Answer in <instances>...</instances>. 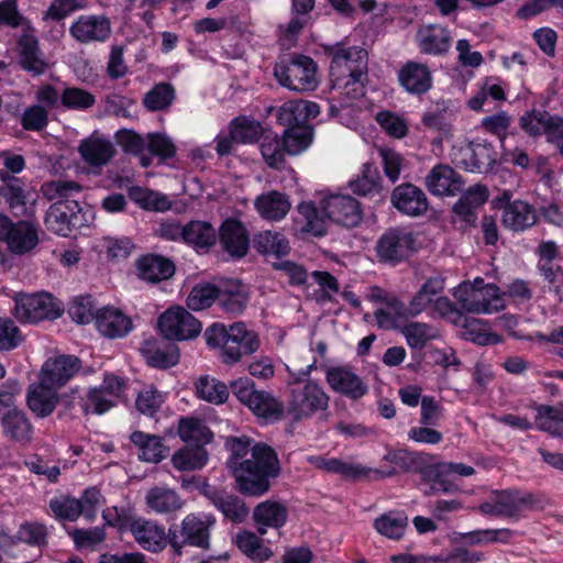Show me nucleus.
Wrapping results in <instances>:
<instances>
[{
    "label": "nucleus",
    "instance_id": "1",
    "mask_svg": "<svg viewBox=\"0 0 563 563\" xmlns=\"http://www.w3.org/2000/svg\"><path fill=\"white\" fill-rule=\"evenodd\" d=\"M203 335L207 345L218 350L220 361L228 366L238 364L244 356L257 352L261 346L258 334L247 329L242 321L229 327L213 323L206 329Z\"/></svg>",
    "mask_w": 563,
    "mask_h": 563
},
{
    "label": "nucleus",
    "instance_id": "2",
    "mask_svg": "<svg viewBox=\"0 0 563 563\" xmlns=\"http://www.w3.org/2000/svg\"><path fill=\"white\" fill-rule=\"evenodd\" d=\"M330 396L323 386L311 378L290 374L286 384L284 400L285 418L300 422L328 410Z\"/></svg>",
    "mask_w": 563,
    "mask_h": 563
},
{
    "label": "nucleus",
    "instance_id": "3",
    "mask_svg": "<svg viewBox=\"0 0 563 563\" xmlns=\"http://www.w3.org/2000/svg\"><path fill=\"white\" fill-rule=\"evenodd\" d=\"M249 462L244 463V470L239 473V490L249 496L258 497L268 492L269 478L277 477L280 473V464L275 450L264 442L254 444Z\"/></svg>",
    "mask_w": 563,
    "mask_h": 563
},
{
    "label": "nucleus",
    "instance_id": "4",
    "mask_svg": "<svg viewBox=\"0 0 563 563\" xmlns=\"http://www.w3.org/2000/svg\"><path fill=\"white\" fill-rule=\"evenodd\" d=\"M453 296L464 311L474 314H492L506 307L501 289L486 284L482 277L462 282L454 288Z\"/></svg>",
    "mask_w": 563,
    "mask_h": 563
},
{
    "label": "nucleus",
    "instance_id": "5",
    "mask_svg": "<svg viewBox=\"0 0 563 563\" xmlns=\"http://www.w3.org/2000/svg\"><path fill=\"white\" fill-rule=\"evenodd\" d=\"M102 511L103 519L111 526L128 525L137 544L146 551L157 553L169 544V533L166 534L163 526L145 518H128L124 510L117 507Z\"/></svg>",
    "mask_w": 563,
    "mask_h": 563
},
{
    "label": "nucleus",
    "instance_id": "6",
    "mask_svg": "<svg viewBox=\"0 0 563 563\" xmlns=\"http://www.w3.org/2000/svg\"><path fill=\"white\" fill-rule=\"evenodd\" d=\"M274 76L283 87L297 92L313 91L319 84L317 64L311 57L299 54L276 63Z\"/></svg>",
    "mask_w": 563,
    "mask_h": 563
},
{
    "label": "nucleus",
    "instance_id": "7",
    "mask_svg": "<svg viewBox=\"0 0 563 563\" xmlns=\"http://www.w3.org/2000/svg\"><path fill=\"white\" fill-rule=\"evenodd\" d=\"M233 395L258 418L277 421L285 417L284 402L266 390H258L246 377L230 384Z\"/></svg>",
    "mask_w": 563,
    "mask_h": 563
},
{
    "label": "nucleus",
    "instance_id": "8",
    "mask_svg": "<svg viewBox=\"0 0 563 563\" xmlns=\"http://www.w3.org/2000/svg\"><path fill=\"white\" fill-rule=\"evenodd\" d=\"M325 53L332 57L330 64L331 81L341 87V81L350 77H365L367 70L366 51L341 43L329 45Z\"/></svg>",
    "mask_w": 563,
    "mask_h": 563
},
{
    "label": "nucleus",
    "instance_id": "9",
    "mask_svg": "<svg viewBox=\"0 0 563 563\" xmlns=\"http://www.w3.org/2000/svg\"><path fill=\"white\" fill-rule=\"evenodd\" d=\"M214 523V517L209 514L187 515L181 521L179 533L169 530V545L174 553L180 555L186 544L208 549L210 545V530Z\"/></svg>",
    "mask_w": 563,
    "mask_h": 563
},
{
    "label": "nucleus",
    "instance_id": "10",
    "mask_svg": "<svg viewBox=\"0 0 563 563\" xmlns=\"http://www.w3.org/2000/svg\"><path fill=\"white\" fill-rule=\"evenodd\" d=\"M158 329L168 340L185 341L198 336L202 325L185 308L176 306L161 314Z\"/></svg>",
    "mask_w": 563,
    "mask_h": 563
},
{
    "label": "nucleus",
    "instance_id": "11",
    "mask_svg": "<svg viewBox=\"0 0 563 563\" xmlns=\"http://www.w3.org/2000/svg\"><path fill=\"white\" fill-rule=\"evenodd\" d=\"M14 317L20 322H38L59 316V309L47 292L19 294L14 297Z\"/></svg>",
    "mask_w": 563,
    "mask_h": 563
},
{
    "label": "nucleus",
    "instance_id": "12",
    "mask_svg": "<svg viewBox=\"0 0 563 563\" xmlns=\"http://www.w3.org/2000/svg\"><path fill=\"white\" fill-rule=\"evenodd\" d=\"M319 209L325 219L346 228L356 227L363 217L358 201L349 195L327 196Z\"/></svg>",
    "mask_w": 563,
    "mask_h": 563
},
{
    "label": "nucleus",
    "instance_id": "13",
    "mask_svg": "<svg viewBox=\"0 0 563 563\" xmlns=\"http://www.w3.org/2000/svg\"><path fill=\"white\" fill-rule=\"evenodd\" d=\"M325 382L336 394L358 400L368 393V385L351 366H330L324 373Z\"/></svg>",
    "mask_w": 563,
    "mask_h": 563
},
{
    "label": "nucleus",
    "instance_id": "14",
    "mask_svg": "<svg viewBox=\"0 0 563 563\" xmlns=\"http://www.w3.org/2000/svg\"><path fill=\"white\" fill-rule=\"evenodd\" d=\"M111 31L110 19L104 14H81L69 26L70 36L80 44L104 43Z\"/></svg>",
    "mask_w": 563,
    "mask_h": 563
},
{
    "label": "nucleus",
    "instance_id": "15",
    "mask_svg": "<svg viewBox=\"0 0 563 563\" xmlns=\"http://www.w3.org/2000/svg\"><path fill=\"white\" fill-rule=\"evenodd\" d=\"M412 233L399 228L389 229L377 241L376 252L384 262L393 264L406 260L413 251Z\"/></svg>",
    "mask_w": 563,
    "mask_h": 563
},
{
    "label": "nucleus",
    "instance_id": "16",
    "mask_svg": "<svg viewBox=\"0 0 563 563\" xmlns=\"http://www.w3.org/2000/svg\"><path fill=\"white\" fill-rule=\"evenodd\" d=\"M19 63L22 68L35 76L42 75L47 68L43 58L35 27L31 24L21 30L16 42Z\"/></svg>",
    "mask_w": 563,
    "mask_h": 563
},
{
    "label": "nucleus",
    "instance_id": "17",
    "mask_svg": "<svg viewBox=\"0 0 563 563\" xmlns=\"http://www.w3.org/2000/svg\"><path fill=\"white\" fill-rule=\"evenodd\" d=\"M81 362L75 355L48 358L42 366L40 379L53 388H60L80 369Z\"/></svg>",
    "mask_w": 563,
    "mask_h": 563
},
{
    "label": "nucleus",
    "instance_id": "18",
    "mask_svg": "<svg viewBox=\"0 0 563 563\" xmlns=\"http://www.w3.org/2000/svg\"><path fill=\"white\" fill-rule=\"evenodd\" d=\"M390 201L399 212L409 217H420L427 212L429 207L423 190L409 183L395 187Z\"/></svg>",
    "mask_w": 563,
    "mask_h": 563
},
{
    "label": "nucleus",
    "instance_id": "19",
    "mask_svg": "<svg viewBox=\"0 0 563 563\" xmlns=\"http://www.w3.org/2000/svg\"><path fill=\"white\" fill-rule=\"evenodd\" d=\"M509 191H504L500 201H506L503 209V223L512 231H523L537 222L536 210L526 201H510Z\"/></svg>",
    "mask_w": 563,
    "mask_h": 563
},
{
    "label": "nucleus",
    "instance_id": "20",
    "mask_svg": "<svg viewBox=\"0 0 563 563\" xmlns=\"http://www.w3.org/2000/svg\"><path fill=\"white\" fill-rule=\"evenodd\" d=\"M424 185L434 196H455L461 191V176L449 165H435L426 176Z\"/></svg>",
    "mask_w": 563,
    "mask_h": 563
},
{
    "label": "nucleus",
    "instance_id": "21",
    "mask_svg": "<svg viewBox=\"0 0 563 563\" xmlns=\"http://www.w3.org/2000/svg\"><path fill=\"white\" fill-rule=\"evenodd\" d=\"M203 495L225 518L233 522H242L249 515V509L243 500L233 494L206 486Z\"/></svg>",
    "mask_w": 563,
    "mask_h": 563
},
{
    "label": "nucleus",
    "instance_id": "22",
    "mask_svg": "<svg viewBox=\"0 0 563 563\" xmlns=\"http://www.w3.org/2000/svg\"><path fill=\"white\" fill-rule=\"evenodd\" d=\"M78 153L87 165L100 168L112 159L115 148L110 140L91 135L80 141Z\"/></svg>",
    "mask_w": 563,
    "mask_h": 563
},
{
    "label": "nucleus",
    "instance_id": "23",
    "mask_svg": "<svg viewBox=\"0 0 563 563\" xmlns=\"http://www.w3.org/2000/svg\"><path fill=\"white\" fill-rule=\"evenodd\" d=\"M400 86L409 93H426L432 86V75L427 65L407 62L398 71Z\"/></svg>",
    "mask_w": 563,
    "mask_h": 563
},
{
    "label": "nucleus",
    "instance_id": "24",
    "mask_svg": "<svg viewBox=\"0 0 563 563\" xmlns=\"http://www.w3.org/2000/svg\"><path fill=\"white\" fill-rule=\"evenodd\" d=\"M98 331L110 339L123 338L133 329L132 320L117 308L107 307L96 314Z\"/></svg>",
    "mask_w": 563,
    "mask_h": 563
},
{
    "label": "nucleus",
    "instance_id": "25",
    "mask_svg": "<svg viewBox=\"0 0 563 563\" xmlns=\"http://www.w3.org/2000/svg\"><path fill=\"white\" fill-rule=\"evenodd\" d=\"M416 38L420 51L429 55L444 54L451 46L449 30L439 24L422 25Z\"/></svg>",
    "mask_w": 563,
    "mask_h": 563
},
{
    "label": "nucleus",
    "instance_id": "26",
    "mask_svg": "<svg viewBox=\"0 0 563 563\" xmlns=\"http://www.w3.org/2000/svg\"><path fill=\"white\" fill-rule=\"evenodd\" d=\"M223 249L234 257H243L249 251L250 240L244 225L236 220H225L220 229Z\"/></svg>",
    "mask_w": 563,
    "mask_h": 563
},
{
    "label": "nucleus",
    "instance_id": "27",
    "mask_svg": "<svg viewBox=\"0 0 563 563\" xmlns=\"http://www.w3.org/2000/svg\"><path fill=\"white\" fill-rule=\"evenodd\" d=\"M0 179L3 184L0 186V197L9 206L11 212L21 217L26 212V188L22 179L8 175L7 172H0Z\"/></svg>",
    "mask_w": 563,
    "mask_h": 563
},
{
    "label": "nucleus",
    "instance_id": "28",
    "mask_svg": "<svg viewBox=\"0 0 563 563\" xmlns=\"http://www.w3.org/2000/svg\"><path fill=\"white\" fill-rule=\"evenodd\" d=\"M444 286L445 279L441 276L428 278L406 307L407 316L417 317L432 308L435 297L443 291Z\"/></svg>",
    "mask_w": 563,
    "mask_h": 563
},
{
    "label": "nucleus",
    "instance_id": "29",
    "mask_svg": "<svg viewBox=\"0 0 563 563\" xmlns=\"http://www.w3.org/2000/svg\"><path fill=\"white\" fill-rule=\"evenodd\" d=\"M136 268L139 277L148 283L166 280L175 273V265L172 261L154 254L139 258Z\"/></svg>",
    "mask_w": 563,
    "mask_h": 563
},
{
    "label": "nucleus",
    "instance_id": "30",
    "mask_svg": "<svg viewBox=\"0 0 563 563\" xmlns=\"http://www.w3.org/2000/svg\"><path fill=\"white\" fill-rule=\"evenodd\" d=\"M520 125L530 135H563V118L552 117L545 111L526 113L520 119Z\"/></svg>",
    "mask_w": 563,
    "mask_h": 563
},
{
    "label": "nucleus",
    "instance_id": "31",
    "mask_svg": "<svg viewBox=\"0 0 563 563\" xmlns=\"http://www.w3.org/2000/svg\"><path fill=\"white\" fill-rule=\"evenodd\" d=\"M79 210L77 201L69 205L54 202L45 216V225L47 230L55 234L67 236L75 225L76 212Z\"/></svg>",
    "mask_w": 563,
    "mask_h": 563
},
{
    "label": "nucleus",
    "instance_id": "32",
    "mask_svg": "<svg viewBox=\"0 0 563 563\" xmlns=\"http://www.w3.org/2000/svg\"><path fill=\"white\" fill-rule=\"evenodd\" d=\"M310 465L327 473L340 474L347 478H361L366 476L371 468L361 464L345 462L336 457H325L323 455H310L307 457Z\"/></svg>",
    "mask_w": 563,
    "mask_h": 563
},
{
    "label": "nucleus",
    "instance_id": "33",
    "mask_svg": "<svg viewBox=\"0 0 563 563\" xmlns=\"http://www.w3.org/2000/svg\"><path fill=\"white\" fill-rule=\"evenodd\" d=\"M56 390V388L44 384L40 379L38 384L32 385L29 388L26 398L27 407L38 418L49 416L58 402Z\"/></svg>",
    "mask_w": 563,
    "mask_h": 563
},
{
    "label": "nucleus",
    "instance_id": "34",
    "mask_svg": "<svg viewBox=\"0 0 563 563\" xmlns=\"http://www.w3.org/2000/svg\"><path fill=\"white\" fill-rule=\"evenodd\" d=\"M145 503L152 511L162 515L175 512L184 506L181 497L167 486L150 488L145 495Z\"/></svg>",
    "mask_w": 563,
    "mask_h": 563
},
{
    "label": "nucleus",
    "instance_id": "35",
    "mask_svg": "<svg viewBox=\"0 0 563 563\" xmlns=\"http://www.w3.org/2000/svg\"><path fill=\"white\" fill-rule=\"evenodd\" d=\"M194 389L198 399L217 406L227 402L230 395L228 386L210 375L197 377L194 382Z\"/></svg>",
    "mask_w": 563,
    "mask_h": 563
},
{
    "label": "nucleus",
    "instance_id": "36",
    "mask_svg": "<svg viewBox=\"0 0 563 563\" xmlns=\"http://www.w3.org/2000/svg\"><path fill=\"white\" fill-rule=\"evenodd\" d=\"M131 442L139 448V457L145 462L158 463L167 455V448L157 435L135 431L130 435Z\"/></svg>",
    "mask_w": 563,
    "mask_h": 563
},
{
    "label": "nucleus",
    "instance_id": "37",
    "mask_svg": "<svg viewBox=\"0 0 563 563\" xmlns=\"http://www.w3.org/2000/svg\"><path fill=\"white\" fill-rule=\"evenodd\" d=\"M500 517H515L522 510L537 503L536 497L530 493L518 490H505L495 495Z\"/></svg>",
    "mask_w": 563,
    "mask_h": 563
},
{
    "label": "nucleus",
    "instance_id": "38",
    "mask_svg": "<svg viewBox=\"0 0 563 563\" xmlns=\"http://www.w3.org/2000/svg\"><path fill=\"white\" fill-rule=\"evenodd\" d=\"M255 208L263 218L277 221L288 213L290 202L286 195L273 190L257 197Z\"/></svg>",
    "mask_w": 563,
    "mask_h": 563
},
{
    "label": "nucleus",
    "instance_id": "39",
    "mask_svg": "<svg viewBox=\"0 0 563 563\" xmlns=\"http://www.w3.org/2000/svg\"><path fill=\"white\" fill-rule=\"evenodd\" d=\"M254 249L266 256L280 258L290 251V244L287 238L277 231H263L255 235L253 240Z\"/></svg>",
    "mask_w": 563,
    "mask_h": 563
},
{
    "label": "nucleus",
    "instance_id": "40",
    "mask_svg": "<svg viewBox=\"0 0 563 563\" xmlns=\"http://www.w3.org/2000/svg\"><path fill=\"white\" fill-rule=\"evenodd\" d=\"M249 299L250 296L246 288L235 280L229 282L219 290L218 302L229 313L239 314L243 312Z\"/></svg>",
    "mask_w": 563,
    "mask_h": 563
},
{
    "label": "nucleus",
    "instance_id": "41",
    "mask_svg": "<svg viewBox=\"0 0 563 563\" xmlns=\"http://www.w3.org/2000/svg\"><path fill=\"white\" fill-rule=\"evenodd\" d=\"M41 190L46 199L73 207V201H76L82 186L74 180L56 179L43 184Z\"/></svg>",
    "mask_w": 563,
    "mask_h": 563
},
{
    "label": "nucleus",
    "instance_id": "42",
    "mask_svg": "<svg viewBox=\"0 0 563 563\" xmlns=\"http://www.w3.org/2000/svg\"><path fill=\"white\" fill-rule=\"evenodd\" d=\"M170 462L177 471H197L207 464L208 453L202 445H186L172 455Z\"/></svg>",
    "mask_w": 563,
    "mask_h": 563
},
{
    "label": "nucleus",
    "instance_id": "43",
    "mask_svg": "<svg viewBox=\"0 0 563 563\" xmlns=\"http://www.w3.org/2000/svg\"><path fill=\"white\" fill-rule=\"evenodd\" d=\"M254 519L258 525V532L266 533L265 527L280 528L287 519L286 508L276 501H264L254 509Z\"/></svg>",
    "mask_w": 563,
    "mask_h": 563
},
{
    "label": "nucleus",
    "instance_id": "44",
    "mask_svg": "<svg viewBox=\"0 0 563 563\" xmlns=\"http://www.w3.org/2000/svg\"><path fill=\"white\" fill-rule=\"evenodd\" d=\"M178 434L188 445H202L211 442L213 434L198 418H181L178 423Z\"/></svg>",
    "mask_w": 563,
    "mask_h": 563
},
{
    "label": "nucleus",
    "instance_id": "45",
    "mask_svg": "<svg viewBox=\"0 0 563 563\" xmlns=\"http://www.w3.org/2000/svg\"><path fill=\"white\" fill-rule=\"evenodd\" d=\"M254 444H257V442L245 435L232 437L225 441V445L231 451L228 463L233 472L236 484L239 483V473H242V470H244L243 462H249L247 460L252 454Z\"/></svg>",
    "mask_w": 563,
    "mask_h": 563
},
{
    "label": "nucleus",
    "instance_id": "46",
    "mask_svg": "<svg viewBox=\"0 0 563 563\" xmlns=\"http://www.w3.org/2000/svg\"><path fill=\"white\" fill-rule=\"evenodd\" d=\"M1 424L3 433L12 440L29 442L32 438V426L25 413L20 410H9L2 417Z\"/></svg>",
    "mask_w": 563,
    "mask_h": 563
},
{
    "label": "nucleus",
    "instance_id": "47",
    "mask_svg": "<svg viewBox=\"0 0 563 563\" xmlns=\"http://www.w3.org/2000/svg\"><path fill=\"white\" fill-rule=\"evenodd\" d=\"M37 241L36 229L23 221L14 224L7 239L9 249L15 254H24L31 251L37 244Z\"/></svg>",
    "mask_w": 563,
    "mask_h": 563
},
{
    "label": "nucleus",
    "instance_id": "48",
    "mask_svg": "<svg viewBox=\"0 0 563 563\" xmlns=\"http://www.w3.org/2000/svg\"><path fill=\"white\" fill-rule=\"evenodd\" d=\"M407 525L408 517L400 511H388L374 520L375 530L379 534L393 540L402 538Z\"/></svg>",
    "mask_w": 563,
    "mask_h": 563
},
{
    "label": "nucleus",
    "instance_id": "49",
    "mask_svg": "<svg viewBox=\"0 0 563 563\" xmlns=\"http://www.w3.org/2000/svg\"><path fill=\"white\" fill-rule=\"evenodd\" d=\"M516 532L510 529H479L460 533V540L466 545H485L489 543H508Z\"/></svg>",
    "mask_w": 563,
    "mask_h": 563
},
{
    "label": "nucleus",
    "instance_id": "50",
    "mask_svg": "<svg viewBox=\"0 0 563 563\" xmlns=\"http://www.w3.org/2000/svg\"><path fill=\"white\" fill-rule=\"evenodd\" d=\"M351 190L360 196H372L380 191V176L376 166L364 164L355 179L350 181Z\"/></svg>",
    "mask_w": 563,
    "mask_h": 563
},
{
    "label": "nucleus",
    "instance_id": "51",
    "mask_svg": "<svg viewBox=\"0 0 563 563\" xmlns=\"http://www.w3.org/2000/svg\"><path fill=\"white\" fill-rule=\"evenodd\" d=\"M470 161H464V166L472 173H486L496 162V154L490 144H474L466 150Z\"/></svg>",
    "mask_w": 563,
    "mask_h": 563
},
{
    "label": "nucleus",
    "instance_id": "52",
    "mask_svg": "<svg viewBox=\"0 0 563 563\" xmlns=\"http://www.w3.org/2000/svg\"><path fill=\"white\" fill-rule=\"evenodd\" d=\"M185 241L196 249H208L216 243L217 232L211 224L202 221H191L186 224Z\"/></svg>",
    "mask_w": 563,
    "mask_h": 563
},
{
    "label": "nucleus",
    "instance_id": "53",
    "mask_svg": "<svg viewBox=\"0 0 563 563\" xmlns=\"http://www.w3.org/2000/svg\"><path fill=\"white\" fill-rule=\"evenodd\" d=\"M238 548L253 561L264 562L273 552L263 544L262 540L253 532L243 531L236 536Z\"/></svg>",
    "mask_w": 563,
    "mask_h": 563
},
{
    "label": "nucleus",
    "instance_id": "54",
    "mask_svg": "<svg viewBox=\"0 0 563 563\" xmlns=\"http://www.w3.org/2000/svg\"><path fill=\"white\" fill-rule=\"evenodd\" d=\"M411 349H422L429 341L437 338V330L423 322H409L400 330Z\"/></svg>",
    "mask_w": 563,
    "mask_h": 563
},
{
    "label": "nucleus",
    "instance_id": "55",
    "mask_svg": "<svg viewBox=\"0 0 563 563\" xmlns=\"http://www.w3.org/2000/svg\"><path fill=\"white\" fill-rule=\"evenodd\" d=\"M282 141L287 154L297 155L310 145L312 141V129L310 126H292L286 129Z\"/></svg>",
    "mask_w": 563,
    "mask_h": 563
},
{
    "label": "nucleus",
    "instance_id": "56",
    "mask_svg": "<svg viewBox=\"0 0 563 563\" xmlns=\"http://www.w3.org/2000/svg\"><path fill=\"white\" fill-rule=\"evenodd\" d=\"M49 529L46 525L38 521L23 522L18 531L16 539L31 547L42 548L47 544Z\"/></svg>",
    "mask_w": 563,
    "mask_h": 563
},
{
    "label": "nucleus",
    "instance_id": "57",
    "mask_svg": "<svg viewBox=\"0 0 563 563\" xmlns=\"http://www.w3.org/2000/svg\"><path fill=\"white\" fill-rule=\"evenodd\" d=\"M96 103V97L79 87H67L60 92V104L70 110L85 111Z\"/></svg>",
    "mask_w": 563,
    "mask_h": 563
},
{
    "label": "nucleus",
    "instance_id": "58",
    "mask_svg": "<svg viewBox=\"0 0 563 563\" xmlns=\"http://www.w3.org/2000/svg\"><path fill=\"white\" fill-rule=\"evenodd\" d=\"M175 99V89L170 84L155 85L143 98V103L151 111L168 108Z\"/></svg>",
    "mask_w": 563,
    "mask_h": 563
},
{
    "label": "nucleus",
    "instance_id": "59",
    "mask_svg": "<svg viewBox=\"0 0 563 563\" xmlns=\"http://www.w3.org/2000/svg\"><path fill=\"white\" fill-rule=\"evenodd\" d=\"M260 150L265 163L269 167L279 168L284 164L287 153L282 139L277 135H264L261 141Z\"/></svg>",
    "mask_w": 563,
    "mask_h": 563
},
{
    "label": "nucleus",
    "instance_id": "60",
    "mask_svg": "<svg viewBox=\"0 0 563 563\" xmlns=\"http://www.w3.org/2000/svg\"><path fill=\"white\" fill-rule=\"evenodd\" d=\"M220 288L209 284H199L195 286L187 297V306L191 310H203L218 300Z\"/></svg>",
    "mask_w": 563,
    "mask_h": 563
},
{
    "label": "nucleus",
    "instance_id": "61",
    "mask_svg": "<svg viewBox=\"0 0 563 563\" xmlns=\"http://www.w3.org/2000/svg\"><path fill=\"white\" fill-rule=\"evenodd\" d=\"M230 129L232 130V136L235 139L236 143L243 144L256 142L263 132L258 122L244 117L232 120Z\"/></svg>",
    "mask_w": 563,
    "mask_h": 563
},
{
    "label": "nucleus",
    "instance_id": "62",
    "mask_svg": "<svg viewBox=\"0 0 563 563\" xmlns=\"http://www.w3.org/2000/svg\"><path fill=\"white\" fill-rule=\"evenodd\" d=\"M450 472L445 463L428 466L421 471L422 481L433 483L441 493H454L459 487L449 479Z\"/></svg>",
    "mask_w": 563,
    "mask_h": 563
},
{
    "label": "nucleus",
    "instance_id": "63",
    "mask_svg": "<svg viewBox=\"0 0 563 563\" xmlns=\"http://www.w3.org/2000/svg\"><path fill=\"white\" fill-rule=\"evenodd\" d=\"M115 405L100 387H93L87 391L81 407L85 413L103 415Z\"/></svg>",
    "mask_w": 563,
    "mask_h": 563
},
{
    "label": "nucleus",
    "instance_id": "64",
    "mask_svg": "<svg viewBox=\"0 0 563 563\" xmlns=\"http://www.w3.org/2000/svg\"><path fill=\"white\" fill-rule=\"evenodd\" d=\"M548 288L559 300L563 299V267L553 262H543L538 264Z\"/></svg>",
    "mask_w": 563,
    "mask_h": 563
}]
</instances>
